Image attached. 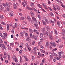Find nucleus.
<instances>
[{
    "mask_svg": "<svg viewBox=\"0 0 65 65\" xmlns=\"http://www.w3.org/2000/svg\"><path fill=\"white\" fill-rule=\"evenodd\" d=\"M0 47H3L5 50H6V47L5 46V45L3 44H2L0 43Z\"/></svg>",
    "mask_w": 65,
    "mask_h": 65,
    "instance_id": "f257e3e1",
    "label": "nucleus"
},
{
    "mask_svg": "<svg viewBox=\"0 0 65 65\" xmlns=\"http://www.w3.org/2000/svg\"><path fill=\"white\" fill-rule=\"evenodd\" d=\"M57 24L58 26H59V27H60L61 25H60V24H61V25L62 24V22H61V21H57Z\"/></svg>",
    "mask_w": 65,
    "mask_h": 65,
    "instance_id": "f03ea898",
    "label": "nucleus"
},
{
    "mask_svg": "<svg viewBox=\"0 0 65 65\" xmlns=\"http://www.w3.org/2000/svg\"><path fill=\"white\" fill-rule=\"evenodd\" d=\"M3 34H4L3 37H4V38H3V39H4V38L6 39V37H7V34L6 33H3Z\"/></svg>",
    "mask_w": 65,
    "mask_h": 65,
    "instance_id": "7ed1b4c3",
    "label": "nucleus"
},
{
    "mask_svg": "<svg viewBox=\"0 0 65 65\" xmlns=\"http://www.w3.org/2000/svg\"><path fill=\"white\" fill-rule=\"evenodd\" d=\"M50 44H51L52 46H54V47H55V46H56V44L54 43H53V42L52 41L50 42Z\"/></svg>",
    "mask_w": 65,
    "mask_h": 65,
    "instance_id": "20e7f679",
    "label": "nucleus"
},
{
    "mask_svg": "<svg viewBox=\"0 0 65 65\" xmlns=\"http://www.w3.org/2000/svg\"><path fill=\"white\" fill-rule=\"evenodd\" d=\"M34 25L35 26V27L36 29H39V27L38 26V24L37 23H35L34 24Z\"/></svg>",
    "mask_w": 65,
    "mask_h": 65,
    "instance_id": "39448f33",
    "label": "nucleus"
},
{
    "mask_svg": "<svg viewBox=\"0 0 65 65\" xmlns=\"http://www.w3.org/2000/svg\"><path fill=\"white\" fill-rule=\"evenodd\" d=\"M63 53L62 52H59L58 53L59 55H58V57L59 58H62V56H61V54H62Z\"/></svg>",
    "mask_w": 65,
    "mask_h": 65,
    "instance_id": "423d86ee",
    "label": "nucleus"
},
{
    "mask_svg": "<svg viewBox=\"0 0 65 65\" xmlns=\"http://www.w3.org/2000/svg\"><path fill=\"white\" fill-rule=\"evenodd\" d=\"M45 28H44L42 30V32L43 33V34H45Z\"/></svg>",
    "mask_w": 65,
    "mask_h": 65,
    "instance_id": "0eeeda50",
    "label": "nucleus"
},
{
    "mask_svg": "<svg viewBox=\"0 0 65 65\" xmlns=\"http://www.w3.org/2000/svg\"><path fill=\"white\" fill-rule=\"evenodd\" d=\"M32 19L33 20H34V22L36 23H37V22L36 21V19L34 17H32Z\"/></svg>",
    "mask_w": 65,
    "mask_h": 65,
    "instance_id": "6e6552de",
    "label": "nucleus"
},
{
    "mask_svg": "<svg viewBox=\"0 0 65 65\" xmlns=\"http://www.w3.org/2000/svg\"><path fill=\"white\" fill-rule=\"evenodd\" d=\"M27 19L28 21H29L30 22L31 21V18H30V17L29 16H27Z\"/></svg>",
    "mask_w": 65,
    "mask_h": 65,
    "instance_id": "1a4fd4ad",
    "label": "nucleus"
},
{
    "mask_svg": "<svg viewBox=\"0 0 65 65\" xmlns=\"http://www.w3.org/2000/svg\"><path fill=\"white\" fill-rule=\"evenodd\" d=\"M30 13L32 17H34V13L33 12L31 11Z\"/></svg>",
    "mask_w": 65,
    "mask_h": 65,
    "instance_id": "9d476101",
    "label": "nucleus"
},
{
    "mask_svg": "<svg viewBox=\"0 0 65 65\" xmlns=\"http://www.w3.org/2000/svg\"><path fill=\"white\" fill-rule=\"evenodd\" d=\"M52 55H53L54 56L56 57L57 56V54L56 53H51Z\"/></svg>",
    "mask_w": 65,
    "mask_h": 65,
    "instance_id": "9b49d317",
    "label": "nucleus"
},
{
    "mask_svg": "<svg viewBox=\"0 0 65 65\" xmlns=\"http://www.w3.org/2000/svg\"><path fill=\"white\" fill-rule=\"evenodd\" d=\"M7 31H8V30H9V24H7Z\"/></svg>",
    "mask_w": 65,
    "mask_h": 65,
    "instance_id": "f8f14e48",
    "label": "nucleus"
},
{
    "mask_svg": "<svg viewBox=\"0 0 65 65\" xmlns=\"http://www.w3.org/2000/svg\"><path fill=\"white\" fill-rule=\"evenodd\" d=\"M24 57L25 61H29V59H28L27 58V56H24Z\"/></svg>",
    "mask_w": 65,
    "mask_h": 65,
    "instance_id": "ddd939ff",
    "label": "nucleus"
},
{
    "mask_svg": "<svg viewBox=\"0 0 65 65\" xmlns=\"http://www.w3.org/2000/svg\"><path fill=\"white\" fill-rule=\"evenodd\" d=\"M13 6L14 8L15 9H16V8H17V5H16L15 4L13 3Z\"/></svg>",
    "mask_w": 65,
    "mask_h": 65,
    "instance_id": "4468645a",
    "label": "nucleus"
},
{
    "mask_svg": "<svg viewBox=\"0 0 65 65\" xmlns=\"http://www.w3.org/2000/svg\"><path fill=\"white\" fill-rule=\"evenodd\" d=\"M26 9H29V10H33V9L32 8H30L28 7H27L26 8Z\"/></svg>",
    "mask_w": 65,
    "mask_h": 65,
    "instance_id": "2eb2a0df",
    "label": "nucleus"
},
{
    "mask_svg": "<svg viewBox=\"0 0 65 65\" xmlns=\"http://www.w3.org/2000/svg\"><path fill=\"white\" fill-rule=\"evenodd\" d=\"M22 4L24 7H25L26 5H27V3H22Z\"/></svg>",
    "mask_w": 65,
    "mask_h": 65,
    "instance_id": "dca6fc26",
    "label": "nucleus"
},
{
    "mask_svg": "<svg viewBox=\"0 0 65 65\" xmlns=\"http://www.w3.org/2000/svg\"><path fill=\"white\" fill-rule=\"evenodd\" d=\"M0 18L1 19H3L4 18V17L2 15H0Z\"/></svg>",
    "mask_w": 65,
    "mask_h": 65,
    "instance_id": "f3484780",
    "label": "nucleus"
},
{
    "mask_svg": "<svg viewBox=\"0 0 65 65\" xmlns=\"http://www.w3.org/2000/svg\"><path fill=\"white\" fill-rule=\"evenodd\" d=\"M25 45L26 46V47L27 48H28V47H29V44L28 43H26V44Z\"/></svg>",
    "mask_w": 65,
    "mask_h": 65,
    "instance_id": "a211bd4d",
    "label": "nucleus"
},
{
    "mask_svg": "<svg viewBox=\"0 0 65 65\" xmlns=\"http://www.w3.org/2000/svg\"><path fill=\"white\" fill-rule=\"evenodd\" d=\"M42 22L43 23V25H46V23H45V22L43 20H42Z\"/></svg>",
    "mask_w": 65,
    "mask_h": 65,
    "instance_id": "6ab92c4d",
    "label": "nucleus"
},
{
    "mask_svg": "<svg viewBox=\"0 0 65 65\" xmlns=\"http://www.w3.org/2000/svg\"><path fill=\"white\" fill-rule=\"evenodd\" d=\"M22 29H24V30H28L29 29H28V28H22Z\"/></svg>",
    "mask_w": 65,
    "mask_h": 65,
    "instance_id": "aec40b11",
    "label": "nucleus"
},
{
    "mask_svg": "<svg viewBox=\"0 0 65 65\" xmlns=\"http://www.w3.org/2000/svg\"><path fill=\"white\" fill-rule=\"evenodd\" d=\"M40 38H41V37H43V34H42V33H40Z\"/></svg>",
    "mask_w": 65,
    "mask_h": 65,
    "instance_id": "412c9836",
    "label": "nucleus"
},
{
    "mask_svg": "<svg viewBox=\"0 0 65 65\" xmlns=\"http://www.w3.org/2000/svg\"><path fill=\"white\" fill-rule=\"evenodd\" d=\"M45 22L47 24H48V23H49L48 21V20L47 19H46L45 20Z\"/></svg>",
    "mask_w": 65,
    "mask_h": 65,
    "instance_id": "4be33fe9",
    "label": "nucleus"
},
{
    "mask_svg": "<svg viewBox=\"0 0 65 65\" xmlns=\"http://www.w3.org/2000/svg\"><path fill=\"white\" fill-rule=\"evenodd\" d=\"M35 41H33L32 42V45H34V44H35Z\"/></svg>",
    "mask_w": 65,
    "mask_h": 65,
    "instance_id": "5701e85b",
    "label": "nucleus"
},
{
    "mask_svg": "<svg viewBox=\"0 0 65 65\" xmlns=\"http://www.w3.org/2000/svg\"><path fill=\"white\" fill-rule=\"evenodd\" d=\"M20 19L21 20H24V17H21L20 18Z\"/></svg>",
    "mask_w": 65,
    "mask_h": 65,
    "instance_id": "b1692460",
    "label": "nucleus"
},
{
    "mask_svg": "<svg viewBox=\"0 0 65 65\" xmlns=\"http://www.w3.org/2000/svg\"><path fill=\"white\" fill-rule=\"evenodd\" d=\"M1 5L0 6V7H1V8L2 9H4V7H2V5H1Z\"/></svg>",
    "mask_w": 65,
    "mask_h": 65,
    "instance_id": "393cba45",
    "label": "nucleus"
},
{
    "mask_svg": "<svg viewBox=\"0 0 65 65\" xmlns=\"http://www.w3.org/2000/svg\"><path fill=\"white\" fill-rule=\"evenodd\" d=\"M33 32H35V33H36L37 32H38V31L36 30V29H34L33 30Z\"/></svg>",
    "mask_w": 65,
    "mask_h": 65,
    "instance_id": "a878e982",
    "label": "nucleus"
},
{
    "mask_svg": "<svg viewBox=\"0 0 65 65\" xmlns=\"http://www.w3.org/2000/svg\"><path fill=\"white\" fill-rule=\"evenodd\" d=\"M55 59H56L57 60H60L61 59H60V58H59L58 57H56L55 58Z\"/></svg>",
    "mask_w": 65,
    "mask_h": 65,
    "instance_id": "bb28decb",
    "label": "nucleus"
},
{
    "mask_svg": "<svg viewBox=\"0 0 65 65\" xmlns=\"http://www.w3.org/2000/svg\"><path fill=\"white\" fill-rule=\"evenodd\" d=\"M41 44V42H39L38 43V45L39 46H40V45Z\"/></svg>",
    "mask_w": 65,
    "mask_h": 65,
    "instance_id": "cd10ccee",
    "label": "nucleus"
},
{
    "mask_svg": "<svg viewBox=\"0 0 65 65\" xmlns=\"http://www.w3.org/2000/svg\"><path fill=\"white\" fill-rule=\"evenodd\" d=\"M46 30L47 31H48L50 30V27L48 26H47L46 27Z\"/></svg>",
    "mask_w": 65,
    "mask_h": 65,
    "instance_id": "c85d7f7f",
    "label": "nucleus"
},
{
    "mask_svg": "<svg viewBox=\"0 0 65 65\" xmlns=\"http://www.w3.org/2000/svg\"><path fill=\"white\" fill-rule=\"evenodd\" d=\"M12 58L13 60H14L15 59H16V57H15V56H12Z\"/></svg>",
    "mask_w": 65,
    "mask_h": 65,
    "instance_id": "c756f323",
    "label": "nucleus"
},
{
    "mask_svg": "<svg viewBox=\"0 0 65 65\" xmlns=\"http://www.w3.org/2000/svg\"><path fill=\"white\" fill-rule=\"evenodd\" d=\"M42 4L43 6H44V7H46V5H45V4H44V3H42Z\"/></svg>",
    "mask_w": 65,
    "mask_h": 65,
    "instance_id": "7c9ffc66",
    "label": "nucleus"
},
{
    "mask_svg": "<svg viewBox=\"0 0 65 65\" xmlns=\"http://www.w3.org/2000/svg\"><path fill=\"white\" fill-rule=\"evenodd\" d=\"M50 22L51 23H55V22H54V21L51 20H50Z\"/></svg>",
    "mask_w": 65,
    "mask_h": 65,
    "instance_id": "2f4dec72",
    "label": "nucleus"
},
{
    "mask_svg": "<svg viewBox=\"0 0 65 65\" xmlns=\"http://www.w3.org/2000/svg\"><path fill=\"white\" fill-rule=\"evenodd\" d=\"M6 5H7V6H8V7H10V6L9 5V4L7 3L6 4Z\"/></svg>",
    "mask_w": 65,
    "mask_h": 65,
    "instance_id": "473e14b6",
    "label": "nucleus"
},
{
    "mask_svg": "<svg viewBox=\"0 0 65 65\" xmlns=\"http://www.w3.org/2000/svg\"><path fill=\"white\" fill-rule=\"evenodd\" d=\"M57 49L56 48H55L54 49H53L52 51L53 52H54V51H57Z\"/></svg>",
    "mask_w": 65,
    "mask_h": 65,
    "instance_id": "72a5a7b5",
    "label": "nucleus"
},
{
    "mask_svg": "<svg viewBox=\"0 0 65 65\" xmlns=\"http://www.w3.org/2000/svg\"><path fill=\"white\" fill-rule=\"evenodd\" d=\"M7 57V55L5 56H4L3 57V58H4V59H6Z\"/></svg>",
    "mask_w": 65,
    "mask_h": 65,
    "instance_id": "f704fd0d",
    "label": "nucleus"
},
{
    "mask_svg": "<svg viewBox=\"0 0 65 65\" xmlns=\"http://www.w3.org/2000/svg\"><path fill=\"white\" fill-rule=\"evenodd\" d=\"M29 31L30 32H32L33 31V30L32 29H31V28H29Z\"/></svg>",
    "mask_w": 65,
    "mask_h": 65,
    "instance_id": "c9c22d12",
    "label": "nucleus"
},
{
    "mask_svg": "<svg viewBox=\"0 0 65 65\" xmlns=\"http://www.w3.org/2000/svg\"><path fill=\"white\" fill-rule=\"evenodd\" d=\"M55 32V34L56 35H58V33H57V31L56 29H55L54 30Z\"/></svg>",
    "mask_w": 65,
    "mask_h": 65,
    "instance_id": "e433bc0d",
    "label": "nucleus"
},
{
    "mask_svg": "<svg viewBox=\"0 0 65 65\" xmlns=\"http://www.w3.org/2000/svg\"><path fill=\"white\" fill-rule=\"evenodd\" d=\"M45 34L46 36H48V33L47 32H46L45 33Z\"/></svg>",
    "mask_w": 65,
    "mask_h": 65,
    "instance_id": "4c0bfd02",
    "label": "nucleus"
},
{
    "mask_svg": "<svg viewBox=\"0 0 65 65\" xmlns=\"http://www.w3.org/2000/svg\"><path fill=\"white\" fill-rule=\"evenodd\" d=\"M53 9L54 10H55V11H56V8H55V6H53Z\"/></svg>",
    "mask_w": 65,
    "mask_h": 65,
    "instance_id": "58836bf2",
    "label": "nucleus"
},
{
    "mask_svg": "<svg viewBox=\"0 0 65 65\" xmlns=\"http://www.w3.org/2000/svg\"><path fill=\"white\" fill-rule=\"evenodd\" d=\"M0 29L1 30H3V28L2 27V25H1L0 24Z\"/></svg>",
    "mask_w": 65,
    "mask_h": 65,
    "instance_id": "ea45409f",
    "label": "nucleus"
},
{
    "mask_svg": "<svg viewBox=\"0 0 65 65\" xmlns=\"http://www.w3.org/2000/svg\"><path fill=\"white\" fill-rule=\"evenodd\" d=\"M0 42L1 43H3V41L2 40V39H0Z\"/></svg>",
    "mask_w": 65,
    "mask_h": 65,
    "instance_id": "a19ab883",
    "label": "nucleus"
},
{
    "mask_svg": "<svg viewBox=\"0 0 65 65\" xmlns=\"http://www.w3.org/2000/svg\"><path fill=\"white\" fill-rule=\"evenodd\" d=\"M33 50L34 51H35H35H36V47H34Z\"/></svg>",
    "mask_w": 65,
    "mask_h": 65,
    "instance_id": "79ce46f5",
    "label": "nucleus"
},
{
    "mask_svg": "<svg viewBox=\"0 0 65 65\" xmlns=\"http://www.w3.org/2000/svg\"><path fill=\"white\" fill-rule=\"evenodd\" d=\"M13 44H14L13 43H10V45L11 46H12Z\"/></svg>",
    "mask_w": 65,
    "mask_h": 65,
    "instance_id": "37998d69",
    "label": "nucleus"
},
{
    "mask_svg": "<svg viewBox=\"0 0 65 65\" xmlns=\"http://www.w3.org/2000/svg\"><path fill=\"white\" fill-rule=\"evenodd\" d=\"M43 38H41L40 39V42H42V41H43Z\"/></svg>",
    "mask_w": 65,
    "mask_h": 65,
    "instance_id": "c03bdc74",
    "label": "nucleus"
},
{
    "mask_svg": "<svg viewBox=\"0 0 65 65\" xmlns=\"http://www.w3.org/2000/svg\"><path fill=\"white\" fill-rule=\"evenodd\" d=\"M49 38L50 39H52L53 38V37L51 35H50V36L49 37Z\"/></svg>",
    "mask_w": 65,
    "mask_h": 65,
    "instance_id": "a18cd8bd",
    "label": "nucleus"
},
{
    "mask_svg": "<svg viewBox=\"0 0 65 65\" xmlns=\"http://www.w3.org/2000/svg\"><path fill=\"white\" fill-rule=\"evenodd\" d=\"M50 15L51 16H53L54 15V14L52 12H50Z\"/></svg>",
    "mask_w": 65,
    "mask_h": 65,
    "instance_id": "49530a36",
    "label": "nucleus"
},
{
    "mask_svg": "<svg viewBox=\"0 0 65 65\" xmlns=\"http://www.w3.org/2000/svg\"><path fill=\"white\" fill-rule=\"evenodd\" d=\"M57 1V2H58V3H61V0H56Z\"/></svg>",
    "mask_w": 65,
    "mask_h": 65,
    "instance_id": "de8ad7c7",
    "label": "nucleus"
},
{
    "mask_svg": "<svg viewBox=\"0 0 65 65\" xmlns=\"http://www.w3.org/2000/svg\"><path fill=\"white\" fill-rule=\"evenodd\" d=\"M50 57L51 59H53V55H50Z\"/></svg>",
    "mask_w": 65,
    "mask_h": 65,
    "instance_id": "09e8293b",
    "label": "nucleus"
},
{
    "mask_svg": "<svg viewBox=\"0 0 65 65\" xmlns=\"http://www.w3.org/2000/svg\"><path fill=\"white\" fill-rule=\"evenodd\" d=\"M10 15H11V16H12L13 15V13L12 12H11L10 13Z\"/></svg>",
    "mask_w": 65,
    "mask_h": 65,
    "instance_id": "8fccbe9b",
    "label": "nucleus"
},
{
    "mask_svg": "<svg viewBox=\"0 0 65 65\" xmlns=\"http://www.w3.org/2000/svg\"><path fill=\"white\" fill-rule=\"evenodd\" d=\"M15 28H17V26H18V24L17 23H15Z\"/></svg>",
    "mask_w": 65,
    "mask_h": 65,
    "instance_id": "3c124183",
    "label": "nucleus"
},
{
    "mask_svg": "<svg viewBox=\"0 0 65 65\" xmlns=\"http://www.w3.org/2000/svg\"><path fill=\"white\" fill-rule=\"evenodd\" d=\"M20 62H22V57H21V56H20Z\"/></svg>",
    "mask_w": 65,
    "mask_h": 65,
    "instance_id": "603ef678",
    "label": "nucleus"
},
{
    "mask_svg": "<svg viewBox=\"0 0 65 65\" xmlns=\"http://www.w3.org/2000/svg\"><path fill=\"white\" fill-rule=\"evenodd\" d=\"M22 50H21L20 51H19V53L20 54H21L22 53Z\"/></svg>",
    "mask_w": 65,
    "mask_h": 65,
    "instance_id": "864d4df0",
    "label": "nucleus"
},
{
    "mask_svg": "<svg viewBox=\"0 0 65 65\" xmlns=\"http://www.w3.org/2000/svg\"><path fill=\"white\" fill-rule=\"evenodd\" d=\"M8 49L9 51H10L11 50V47H10L9 46L8 47Z\"/></svg>",
    "mask_w": 65,
    "mask_h": 65,
    "instance_id": "5fc2aeb1",
    "label": "nucleus"
},
{
    "mask_svg": "<svg viewBox=\"0 0 65 65\" xmlns=\"http://www.w3.org/2000/svg\"><path fill=\"white\" fill-rule=\"evenodd\" d=\"M4 43H5V44H6V45H7V42L6 41H4Z\"/></svg>",
    "mask_w": 65,
    "mask_h": 65,
    "instance_id": "6e6d98bb",
    "label": "nucleus"
},
{
    "mask_svg": "<svg viewBox=\"0 0 65 65\" xmlns=\"http://www.w3.org/2000/svg\"><path fill=\"white\" fill-rule=\"evenodd\" d=\"M11 32L12 33H13V34H14V30H11Z\"/></svg>",
    "mask_w": 65,
    "mask_h": 65,
    "instance_id": "4d7b16f0",
    "label": "nucleus"
},
{
    "mask_svg": "<svg viewBox=\"0 0 65 65\" xmlns=\"http://www.w3.org/2000/svg\"><path fill=\"white\" fill-rule=\"evenodd\" d=\"M28 48V49L29 51H30V52L31 51V48H30V47H29Z\"/></svg>",
    "mask_w": 65,
    "mask_h": 65,
    "instance_id": "13d9d810",
    "label": "nucleus"
},
{
    "mask_svg": "<svg viewBox=\"0 0 65 65\" xmlns=\"http://www.w3.org/2000/svg\"><path fill=\"white\" fill-rule=\"evenodd\" d=\"M48 9H50V10H51V11H52V9L50 7H48Z\"/></svg>",
    "mask_w": 65,
    "mask_h": 65,
    "instance_id": "bf43d9fd",
    "label": "nucleus"
},
{
    "mask_svg": "<svg viewBox=\"0 0 65 65\" xmlns=\"http://www.w3.org/2000/svg\"><path fill=\"white\" fill-rule=\"evenodd\" d=\"M4 55L5 56L6 55V56H7V54L6 53V52H4Z\"/></svg>",
    "mask_w": 65,
    "mask_h": 65,
    "instance_id": "052dcab7",
    "label": "nucleus"
},
{
    "mask_svg": "<svg viewBox=\"0 0 65 65\" xmlns=\"http://www.w3.org/2000/svg\"><path fill=\"white\" fill-rule=\"evenodd\" d=\"M1 23L2 24L4 25H6L5 23L4 22H2Z\"/></svg>",
    "mask_w": 65,
    "mask_h": 65,
    "instance_id": "680f3d73",
    "label": "nucleus"
},
{
    "mask_svg": "<svg viewBox=\"0 0 65 65\" xmlns=\"http://www.w3.org/2000/svg\"><path fill=\"white\" fill-rule=\"evenodd\" d=\"M20 34L21 35V37H23V35L22 34V32H21Z\"/></svg>",
    "mask_w": 65,
    "mask_h": 65,
    "instance_id": "e2e57ef3",
    "label": "nucleus"
},
{
    "mask_svg": "<svg viewBox=\"0 0 65 65\" xmlns=\"http://www.w3.org/2000/svg\"><path fill=\"white\" fill-rule=\"evenodd\" d=\"M37 36H36L35 37V40H36L37 39Z\"/></svg>",
    "mask_w": 65,
    "mask_h": 65,
    "instance_id": "0e129e2a",
    "label": "nucleus"
},
{
    "mask_svg": "<svg viewBox=\"0 0 65 65\" xmlns=\"http://www.w3.org/2000/svg\"><path fill=\"white\" fill-rule=\"evenodd\" d=\"M38 55L39 56H40V57L41 56V54L40 52H38Z\"/></svg>",
    "mask_w": 65,
    "mask_h": 65,
    "instance_id": "69168bd1",
    "label": "nucleus"
},
{
    "mask_svg": "<svg viewBox=\"0 0 65 65\" xmlns=\"http://www.w3.org/2000/svg\"><path fill=\"white\" fill-rule=\"evenodd\" d=\"M34 59H35V58H34V56H32V60H34Z\"/></svg>",
    "mask_w": 65,
    "mask_h": 65,
    "instance_id": "338daca9",
    "label": "nucleus"
},
{
    "mask_svg": "<svg viewBox=\"0 0 65 65\" xmlns=\"http://www.w3.org/2000/svg\"><path fill=\"white\" fill-rule=\"evenodd\" d=\"M62 32H63L64 33H65V30L64 29H62Z\"/></svg>",
    "mask_w": 65,
    "mask_h": 65,
    "instance_id": "774afa93",
    "label": "nucleus"
}]
</instances>
